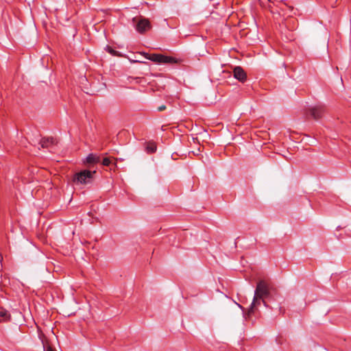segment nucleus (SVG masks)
Here are the masks:
<instances>
[{
  "mask_svg": "<svg viewBox=\"0 0 351 351\" xmlns=\"http://www.w3.org/2000/svg\"><path fill=\"white\" fill-rule=\"evenodd\" d=\"M99 156L93 154H88L86 158V162L88 164H97L99 162Z\"/></svg>",
  "mask_w": 351,
  "mask_h": 351,
  "instance_id": "obj_9",
  "label": "nucleus"
},
{
  "mask_svg": "<svg viewBox=\"0 0 351 351\" xmlns=\"http://www.w3.org/2000/svg\"><path fill=\"white\" fill-rule=\"evenodd\" d=\"M110 162V160L108 158H105L102 160V165L104 166H109Z\"/></svg>",
  "mask_w": 351,
  "mask_h": 351,
  "instance_id": "obj_11",
  "label": "nucleus"
},
{
  "mask_svg": "<svg viewBox=\"0 0 351 351\" xmlns=\"http://www.w3.org/2000/svg\"><path fill=\"white\" fill-rule=\"evenodd\" d=\"M152 26L149 21V19L146 18H140L138 21H136L135 29L139 34H145L146 32L150 30Z\"/></svg>",
  "mask_w": 351,
  "mask_h": 351,
  "instance_id": "obj_4",
  "label": "nucleus"
},
{
  "mask_svg": "<svg viewBox=\"0 0 351 351\" xmlns=\"http://www.w3.org/2000/svg\"><path fill=\"white\" fill-rule=\"evenodd\" d=\"M108 48V51H109V53H110L112 55H115L117 53V51H114V49H111L110 47H107Z\"/></svg>",
  "mask_w": 351,
  "mask_h": 351,
  "instance_id": "obj_12",
  "label": "nucleus"
},
{
  "mask_svg": "<svg viewBox=\"0 0 351 351\" xmlns=\"http://www.w3.org/2000/svg\"><path fill=\"white\" fill-rule=\"evenodd\" d=\"M132 21L133 22H135L136 21V18H133Z\"/></svg>",
  "mask_w": 351,
  "mask_h": 351,
  "instance_id": "obj_16",
  "label": "nucleus"
},
{
  "mask_svg": "<svg viewBox=\"0 0 351 351\" xmlns=\"http://www.w3.org/2000/svg\"><path fill=\"white\" fill-rule=\"evenodd\" d=\"M134 62H141L140 61H138V60H135L134 61ZM142 63H146L145 62H141Z\"/></svg>",
  "mask_w": 351,
  "mask_h": 351,
  "instance_id": "obj_15",
  "label": "nucleus"
},
{
  "mask_svg": "<svg viewBox=\"0 0 351 351\" xmlns=\"http://www.w3.org/2000/svg\"><path fill=\"white\" fill-rule=\"evenodd\" d=\"M270 294V287L268 283L265 280H260L256 285V288L254 293L253 301L249 310V313H252L254 311V308L256 304H260L261 300L264 305H266V302L264 299L268 297Z\"/></svg>",
  "mask_w": 351,
  "mask_h": 351,
  "instance_id": "obj_1",
  "label": "nucleus"
},
{
  "mask_svg": "<svg viewBox=\"0 0 351 351\" xmlns=\"http://www.w3.org/2000/svg\"><path fill=\"white\" fill-rule=\"evenodd\" d=\"M308 112L314 119H319L325 113L326 107L322 104H318L308 108Z\"/></svg>",
  "mask_w": 351,
  "mask_h": 351,
  "instance_id": "obj_5",
  "label": "nucleus"
},
{
  "mask_svg": "<svg viewBox=\"0 0 351 351\" xmlns=\"http://www.w3.org/2000/svg\"><path fill=\"white\" fill-rule=\"evenodd\" d=\"M166 109V106L162 105L158 108V111H163Z\"/></svg>",
  "mask_w": 351,
  "mask_h": 351,
  "instance_id": "obj_13",
  "label": "nucleus"
},
{
  "mask_svg": "<svg viewBox=\"0 0 351 351\" xmlns=\"http://www.w3.org/2000/svg\"><path fill=\"white\" fill-rule=\"evenodd\" d=\"M234 77L241 82H244L247 79L246 73L241 66H236L233 70Z\"/></svg>",
  "mask_w": 351,
  "mask_h": 351,
  "instance_id": "obj_6",
  "label": "nucleus"
},
{
  "mask_svg": "<svg viewBox=\"0 0 351 351\" xmlns=\"http://www.w3.org/2000/svg\"><path fill=\"white\" fill-rule=\"evenodd\" d=\"M156 150V145L154 143H148L146 146V151L148 153H154Z\"/></svg>",
  "mask_w": 351,
  "mask_h": 351,
  "instance_id": "obj_10",
  "label": "nucleus"
},
{
  "mask_svg": "<svg viewBox=\"0 0 351 351\" xmlns=\"http://www.w3.org/2000/svg\"><path fill=\"white\" fill-rule=\"evenodd\" d=\"M56 143V139L53 138H43L40 140V144L42 147H49L51 145H54Z\"/></svg>",
  "mask_w": 351,
  "mask_h": 351,
  "instance_id": "obj_7",
  "label": "nucleus"
},
{
  "mask_svg": "<svg viewBox=\"0 0 351 351\" xmlns=\"http://www.w3.org/2000/svg\"><path fill=\"white\" fill-rule=\"evenodd\" d=\"M10 314L5 308H0V322H7L10 319Z\"/></svg>",
  "mask_w": 351,
  "mask_h": 351,
  "instance_id": "obj_8",
  "label": "nucleus"
},
{
  "mask_svg": "<svg viewBox=\"0 0 351 351\" xmlns=\"http://www.w3.org/2000/svg\"><path fill=\"white\" fill-rule=\"evenodd\" d=\"M147 60H152L156 63L163 64H175L178 61L175 58L171 56H167L162 54L152 53L149 54L145 52L141 53Z\"/></svg>",
  "mask_w": 351,
  "mask_h": 351,
  "instance_id": "obj_3",
  "label": "nucleus"
},
{
  "mask_svg": "<svg viewBox=\"0 0 351 351\" xmlns=\"http://www.w3.org/2000/svg\"><path fill=\"white\" fill-rule=\"evenodd\" d=\"M45 351H54V350L50 346H49L46 348Z\"/></svg>",
  "mask_w": 351,
  "mask_h": 351,
  "instance_id": "obj_14",
  "label": "nucleus"
},
{
  "mask_svg": "<svg viewBox=\"0 0 351 351\" xmlns=\"http://www.w3.org/2000/svg\"><path fill=\"white\" fill-rule=\"evenodd\" d=\"M95 171L83 170L74 175L73 181L77 184H86L91 182Z\"/></svg>",
  "mask_w": 351,
  "mask_h": 351,
  "instance_id": "obj_2",
  "label": "nucleus"
}]
</instances>
